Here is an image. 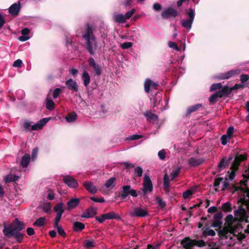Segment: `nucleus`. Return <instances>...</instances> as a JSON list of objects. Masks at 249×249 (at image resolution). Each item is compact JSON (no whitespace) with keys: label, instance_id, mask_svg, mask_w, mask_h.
Returning <instances> with one entry per match:
<instances>
[{"label":"nucleus","instance_id":"13","mask_svg":"<svg viewBox=\"0 0 249 249\" xmlns=\"http://www.w3.org/2000/svg\"><path fill=\"white\" fill-rule=\"evenodd\" d=\"M159 84L157 83L153 82L150 79H146L144 82V90L146 93H149L150 88L157 89Z\"/></svg>","mask_w":249,"mask_h":249},{"label":"nucleus","instance_id":"51","mask_svg":"<svg viewBox=\"0 0 249 249\" xmlns=\"http://www.w3.org/2000/svg\"><path fill=\"white\" fill-rule=\"evenodd\" d=\"M222 224L221 220H214L211 226L213 228H220Z\"/></svg>","mask_w":249,"mask_h":249},{"label":"nucleus","instance_id":"60","mask_svg":"<svg viewBox=\"0 0 249 249\" xmlns=\"http://www.w3.org/2000/svg\"><path fill=\"white\" fill-rule=\"evenodd\" d=\"M207 245L208 246L209 248L208 249H219V247H215L216 246V243L212 242L211 243H208Z\"/></svg>","mask_w":249,"mask_h":249},{"label":"nucleus","instance_id":"4","mask_svg":"<svg viewBox=\"0 0 249 249\" xmlns=\"http://www.w3.org/2000/svg\"><path fill=\"white\" fill-rule=\"evenodd\" d=\"M234 214L235 215V219H237L238 222H245L246 223L249 222L248 221V215L246 211L240 206L238 209L234 211ZM248 228L245 230V232L249 233V224L247 226Z\"/></svg>","mask_w":249,"mask_h":249},{"label":"nucleus","instance_id":"62","mask_svg":"<svg viewBox=\"0 0 249 249\" xmlns=\"http://www.w3.org/2000/svg\"><path fill=\"white\" fill-rule=\"evenodd\" d=\"M193 194V192L191 190H187L183 193V197L186 199L189 197Z\"/></svg>","mask_w":249,"mask_h":249},{"label":"nucleus","instance_id":"20","mask_svg":"<svg viewBox=\"0 0 249 249\" xmlns=\"http://www.w3.org/2000/svg\"><path fill=\"white\" fill-rule=\"evenodd\" d=\"M14 230L11 224L9 226H6V224H4V229L3 230V233L4 235L8 237H12Z\"/></svg>","mask_w":249,"mask_h":249},{"label":"nucleus","instance_id":"42","mask_svg":"<svg viewBox=\"0 0 249 249\" xmlns=\"http://www.w3.org/2000/svg\"><path fill=\"white\" fill-rule=\"evenodd\" d=\"M186 14L189 17V19L194 20L195 13V11L193 8H190L187 11H186Z\"/></svg>","mask_w":249,"mask_h":249},{"label":"nucleus","instance_id":"43","mask_svg":"<svg viewBox=\"0 0 249 249\" xmlns=\"http://www.w3.org/2000/svg\"><path fill=\"white\" fill-rule=\"evenodd\" d=\"M240 165V163L238 161V158L234 159V160L233 161L231 167V170H237L238 169L239 166Z\"/></svg>","mask_w":249,"mask_h":249},{"label":"nucleus","instance_id":"2","mask_svg":"<svg viewBox=\"0 0 249 249\" xmlns=\"http://www.w3.org/2000/svg\"><path fill=\"white\" fill-rule=\"evenodd\" d=\"M181 246L185 249H193L195 246L202 248L207 245V242L202 239H192L190 237H186L180 242Z\"/></svg>","mask_w":249,"mask_h":249},{"label":"nucleus","instance_id":"37","mask_svg":"<svg viewBox=\"0 0 249 249\" xmlns=\"http://www.w3.org/2000/svg\"><path fill=\"white\" fill-rule=\"evenodd\" d=\"M46 218L44 217H41L37 219L34 223L33 225L36 227H42L43 226L45 222Z\"/></svg>","mask_w":249,"mask_h":249},{"label":"nucleus","instance_id":"59","mask_svg":"<svg viewBox=\"0 0 249 249\" xmlns=\"http://www.w3.org/2000/svg\"><path fill=\"white\" fill-rule=\"evenodd\" d=\"M143 170L140 166H137L135 169V172L137 174L138 177H141L142 176Z\"/></svg>","mask_w":249,"mask_h":249},{"label":"nucleus","instance_id":"53","mask_svg":"<svg viewBox=\"0 0 249 249\" xmlns=\"http://www.w3.org/2000/svg\"><path fill=\"white\" fill-rule=\"evenodd\" d=\"M245 85L240 84H236L232 87L231 88V92L233 90H236L238 89H242L245 88Z\"/></svg>","mask_w":249,"mask_h":249},{"label":"nucleus","instance_id":"21","mask_svg":"<svg viewBox=\"0 0 249 249\" xmlns=\"http://www.w3.org/2000/svg\"><path fill=\"white\" fill-rule=\"evenodd\" d=\"M202 107V105L200 103L196 104L195 105L189 107L187 109L186 116H188L192 113L196 112V111L198 110Z\"/></svg>","mask_w":249,"mask_h":249},{"label":"nucleus","instance_id":"46","mask_svg":"<svg viewBox=\"0 0 249 249\" xmlns=\"http://www.w3.org/2000/svg\"><path fill=\"white\" fill-rule=\"evenodd\" d=\"M227 180L228 178H226L225 181L223 183V188L222 189V191H225L226 190L231 189V187L230 186V183Z\"/></svg>","mask_w":249,"mask_h":249},{"label":"nucleus","instance_id":"1","mask_svg":"<svg viewBox=\"0 0 249 249\" xmlns=\"http://www.w3.org/2000/svg\"><path fill=\"white\" fill-rule=\"evenodd\" d=\"M85 40V48L91 55H94L95 51L97 48V41L93 34V28L89 24L86 25L85 32L82 35Z\"/></svg>","mask_w":249,"mask_h":249},{"label":"nucleus","instance_id":"12","mask_svg":"<svg viewBox=\"0 0 249 249\" xmlns=\"http://www.w3.org/2000/svg\"><path fill=\"white\" fill-rule=\"evenodd\" d=\"M51 117L44 118L37 123L32 125V130H37L42 129L43 126L51 120Z\"/></svg>","mask_w":249,"mask_h":249},{"label":"nucleus","instance_id":"24","mask_svg":"<svg viewBox=\"0 0 249 249\" xmlns=\"http://www.w3.org/2000/svg\"><path fill=\"white\" fill-rule=\"evenodd\" d=\"M72 228L74 231L78 232L84 230L85 228V225L82 222L75 221L73 223Z\"/></svg>","mask_w":249,"mask_h":249},{"label":"nucleus","instance_id":"3","mask_svg":"<svg viewBox=\"0 0 249 249\" xmlns=\"http://www.w3.org/2000/svg\"><path fill=\"white\" fill-rule=\"evenodd\" d=\"M231 88L228 86H225L218 91H215L209 98V101L212 104H214L217 102L218 98L228 97L231 93Z\"/></svg>","mask_w":249,"mask_h":249},{"label":"nucleus","instance_id":"54","mask_svg":"<svg viewBox=\"0 0 249 249\" xmlns=\"http://www.w3.org/2000/svg\"><path fill=\"white\" fill-rule=\"evenodd\" d=\"M31 122L29 121H25L23 123V126L25 131H29L31 127Z\"/></svg>","mask_w":249,"mask_h":249},{"label":"nucleus","instance_id":"63","mask_svg":"<svg viewBox=\"0 0 249 249\" xmlns=\"http://www.w3.org/2000/svg\"><path fill=\"white\" fill-rule=\"evenodd\" d=\"M233 221V216L231 214H228L225 218V221L229 224H231Z\"/></svg>","mask_w":249,"mask_h":249},{"label":"nucleus","instance_id":"36","mask_svg":"<svg viewBox=\"0 0 249 249\" xmlns=\"http://www.w3.org/2000/svg\"><path fill=\"white\" fill-rule=\"evenodd\" d=\"M46 107L48 110H52L55 108V104L52 99L47 98Z\"/></svg>","mask_w":249,"mask_h":249},{"label":"nucleus","instance_id":"27","mask_svg":"<svg viewBox=\"0 0 249 249\" xmlns=\"http://www.w3.org/2000/svg\"><path fill=\"white\" fill-rule=\"evenodd\" d=\"M116 178L112 177L107 180L105 184V186L106 188L109 189H112L115 186V180Z\"/></svg>","mask_w":249,"mask_h":249},{"label":"nucleus","instance_id":"35","mask_svg":"<svg viewBox=\"0 0 249 249\" xmlns=\"http://www.w3.org/2000/svg\"><path fill=\"white\" fill-rule=\"evenodd\" d=\"M221 209L225 213L231 212L232 211L231 204L229 202H226L222 205Z\"/></svg>","mask_w":249,"mask_h":249},{"label":"nucleus","instance_id":"56","mask_svg":"<svg viewBox=\"0 0 249 249\" xmlns=\"http://www.w3.org/2000/svg\"><path fill=\"white\" fill-rule=\"evenodd\" d=\"M236 170H231V171L230 172V171H228V173L229 174V178L230 180H232L234 179L235 177V175H236V174H235V171Z\"/></svg>","mask_w":249,"mask_h":249},{"label":"nucleus","instance_id":"15","mask_svg":"<svg viewBox=\"0 0 249 249\" xmlns=\"http://www.w3.org/2000/svg\"><path fill=\"white\" fill-rule=\"evenodd\" d=\"M205 160L204 158L196 159L193 157L190 158L188 160V164L191 167H196L202 164Z\"/></svg>","mask_w":249,"mask_h":249},{"label":"nucleus","instance_id":"23","mask_svg":"<svg viewBox=\"0 0 249 249\" xmlns=\"http://www.w3.org/2000/svg\"><path fill=\"white\" fill-rule=\"evenodd\" d=\"M130 185H124L122 187V193L119 196L121 199H124L126 197L129 195Z\"/></svg>","mask_w":249,"mask_h":249},{"label":"nucleus","instance_id":"30","mask_svg":"<svg viewBox=\"0 0 249 249\" xmlns=\"http://www.w3.org/2000/svg\"><path fill=\"white\" fill-rule=\"evenodd\" d=\"M144 115L147 118V120L148 121H155L158 120V116L157 114L153 113L150 111L144 113Z\"/></svg>","mask_w":249,"mask_h":249},{"label":"nucleus","instance_id":"47","mask_svg":"<svg viewBox=\"0 0 249 249\" xmlns=\"http://www.w3.org/2000/svg\"><path fill=\"white\" fill-rule=\"evenodd\" d=\"M240 80L242 83H244L249 80V75L247 74H241L240 76Z\"/></svg>","mask_w":249,"mask_h":249},{"label":"nucleus","instance_id":"31","mask_svg":"<svg viewBox=\"0 0 249 249\" xmlns=\"http://www.w3.org/2000/svg\"><path fill=\"white\" fill-rule=\"evenodd\" d=\"M20 231H14L12 236V237H14L18 243L22 242L24 235L23 234L19 232Z\"/></svg>","mask_w":249,"mask_h":249},{"label":"nucleus","instance_id":"18","mask_svg":"<svg viewBox=\"0 0 249 249\" xmlns=\"http://www.w3.org/2000/svg\"><path fill=\"white\" fill-rule=\"evenodd\" d=\"M80 203V199L78 198H71L67 202V210L70 211L76 207Z\"/></svg>","mask_w":249,"mask_h":249},{"label":"nucleus","instance_id":"9","mask_svg":"<svg viewBox=\"0 0 249 249\" xmlns=\"http://www.w3.org/2000/svg\"><path fill=\"white\" fill-rule=\"evenodd\" d=\"M130 215L131 216L144 217L149 215V214L146 209L139 207H135L133 208V212L130 213Z\"/></svg>","mask_w":249,"mask_h":249},{"label":"nucleus","instance_id":"5","mask_svg":"<svg viewBox=\"0 0 249 249\" xmlns=\"http://www.w3.org/2000/svg\"><path fill=\"white\" fill-rule=\"evenodd\" d=\"M241 71V70L238 69L232 70L225 72L218 73L214 77L218 80H226L235 75L239 74Z\"/></svg>","mask_w":249,"mask_h":249},{"label":"nucleus","instance_id":"7","mask_svg":"<svg viewBox=\"0 0 249 249\" xmlns=\"http://www.w3.org/2000/svg\"><path fill=\"white\" fill-rule=\"evenodd\" d=\"M153 190V184L151 180L147 175H145L143 178L142 193L145 196Z\"/></svg>","mask_w":249,"mask_h":249},{"label":"nucleus","instance_id":"22","mask_svg":"<svg viewBox=\"0 0 249 249\" xmlns=\"http://www.w3.org/2000/svg\"><path fill=\"white\" fill-rule=\"evenodd\" d=\"M31 160V157L29 154H25L21 159L20 165L23 168L26 167Z\"/></svg>","mask_w":249,"mask_h":249},{"label":"nucleus","instance_id":"61","mask_svg":"<svg viewBox=\"0 0 249 249\" xmlns=\"http://www.w3.org/2000/svg\"><path fill=\"white\" fill-rule=\"evenodd\" d=\"M228 139H229V136L225 134L222 136L221 137V144L223 145H226L228 142Z\"/></svg>","mask_w":249,"mask_h":249},{"label":"nucleus","instance_id":"29","mask_svg":"<svg viewBox=\"0 0 249 249\" xmlns=\"http://www.w3.org/2000/svg\"><path fill=\"white\" fill-rule=\"evenodd\" d=\"M82 78L83 80L84 86L87 87L90 83V78L89 74L87 71H84L82 74Z\"/></svg>","mask_w":249,"mask_h":249},{"label":"nucleus","instance_id":"6","mask_svg":"<svg viewBox=\"0 0 249 249\" xmlns=\"http://www.w3.org/2000/svg\"><path fill=\"white\" fill-rule=\"evenodd\" d=\"M96 220L98 221L100 223H102L106 219H118L121 220L120 216L114 212H110L109 213L102 214L100 216H96L95 217Z\"/></svg>","mask_w":249,"mask_h":249},{"label":"nucleus","instance_id":"33","mask_svg":"<svg viewBox=\"0 0 249 249\" xmlns=\"http://www.w3.org/2000/svg\"><path fill=\"white\" fill-rule=\"evenodd\" d=\"M114 18L115 21L119 23H124L126 21V18L122 14H117L115 15Z\"/></svg>","mask_w":249,"mask_h":249},{"label":"nucleus","instance_id":"14","mask_svg":"<svg viewBox=\"0 0 249 249\" xmlns=\"http://www.w3.org/2000/svg\"><path fill=\"white\" fill-rule=\"evenodd\" d=\"M68 89L73 92H77L78 91V86L76 81L72 79H69L65 82Z\"/></svg>","mask_w":249,"mask_h":249},{"label":"nucleus","instance_id":"52","mask_svg":"<svg viewBox=\"0 0 249 249\" xmlns=\"http://www.w3.org/2000/svg\"><path fill=\"white\" fill-rule=\"evenodd\" d=\"M235 158H238V161L240 163L242 161H244L247 160V157L246 155L241 154L237 155L235 157Z\"/></svg>","mask_w":249,"mask_h":249},{"label":"nucleus","instance_id":"26","mask_svg":"<svg viewBox=\"0 0 249 249\" xmlns=\"http://www.w3.org/2000/svg\"><path fill=\"white\" fill-rule=\"evenodd\" d=\"M193 21L194 20H192L191 19H188L187 20L181 19L180 22L182 27L187 30H190L192 27V25Z\"/></svg>","mask_w":249,"mask_h":249},{"label":"nucleus","instance_id":"32","mask_svg":"<svg viewBox=\"0 0 249 249\" xmlns=\"http://www.w3.org/2000/svg\"><path fill=\"white\" fill-rule=\"evenodd\" d=\"M41 209L47 213H50L51 212V206L50 202H44L40 206Z\"/></svg>","mask_w":249,"mask_h":249},{"label":"nucleus","instance_id":"49","mask_svg":"<svg viewBox=\"0 0 249 249\" xmlns=\"http://www.w3.org/2000/svg\"><path fill=\"white\" fill-rule=\"evenodd\" d=\"M16 177L12 175H8L5 178V183H9L16 180Z\"/></svg>","mask_w":249,"mask_h":249},{"label":"nucleus","instance_id":"64","mask_svg":"<svg viewBox=\"0 0 249 249\" xmlns=\"http://www.w3.org/2000/svg\"><path fill=\"white\" fill-rule=\"evenodd\" d=\"M223 216V215L222 213L221 212H219L214 215L213 219L214 220H221Z\"/></svg>","mask_w":249,"mask_h":249},{"label":"nucleus","instance_id":"57","mask_svg":"<svg viewBox=\"0 0 249 249\" xmlns=\"http://www.w3.org/2000/svg\"><path fill=\"white\" fill-rule=\"evenodd\" d=\"M122 48L124 49H128L132 46V43L130 42H125L121 45Z\"/></svg>","mask_w":249,"mask_h":249},{"label":"nucleus","instance_id":"55","mask_svg":"<svg viewBox=\"0 0 249 249\" xmlns=\"http://www.w3.org/2000/svg\"><path fill=\"white\" fill-rule=\"evenodd\" d=\"M168 46L170 48H172L176 51H179V48L178 46V45L176 43L172 42V41H169L168 42Z\"/></svg>","mask_w":249,"mask_h":249},{"label":"nucleus","instance_id":"50","mask_svg":"<svg viewBox=\"0 0 249 249\" xmlns=\"http://www.w3.org/2000/svg\"><path fill=\"white\" fill-rule=\"evenodd\" d=\"M234 128L233 126H230L228 128L226 135L229 136V140L231 139L233 134Z\"/></svg>","mask_w":249,"mask_h":249},{"label":"nucleus","instance_id":"58","mask_svg":"<svg viewBox=\"0 0 249 249\" xmlns=\"http://www.w3.org/2000/svg\"><path fill=\"white\" fill-rule=\"evenodd\" d=\"M135 11H136L135 9H132L130 11H128L124 15L126 19L130 18L132 17V16L134 14Z\"/></svg>","mask_w":249,"mask_h":249},{"label":"nucleus","instance_id":"25","mask_svg":"<svg viewBox=\"0 0 249 249\" xmlns=\"http://www.w3.org/2000/svg\"><path fill=\"white\" fill-rule=\"evenodd\" d=\"M202 235L203 237H207L208 236H214L215 235V231L209 228H203Z\"/></svg>","mask_w":249,"mask_h":249},{"label":"nucleus","instance_id":"8","mask_svg":"<svg viewBox=\"0 0 249 249\" xmlns=\"http://www.w3.org/2000/svg\"><path fill=\"white\" fill-rule=\"evenodd\" d=\"M178 16V11L171 7L165 9L161 13V16L163 19H168L170 18H175Z\"/></svg>","mask_w":249,"mask_h":249},{"label":"nucleus","instance_id":"41","mask_svg":"<svg viewBox=\"0 0 249 249\" xmlns=\"http://www.w3.org/2000/svg\"><path fill=\"white\" fill-rule=\"evenodd\" d=\"M222 88V85L221 83H214L211 85L210 87V91H214L217 89H220Z\"/></svg>","mask_w":249,"mask_h":249},{"label":"nucleus","instance_id":"10","mask_svg":"<svg viewBox=\"0 0 249 249\" xmlns=\"http://www.w3.org/2000/svg\"><path fill=\"white\" fill-rule=\"evenodd\" d=\"M63 181L69 187L76 188L78 186L77 181L71 176H65L63 178Z\"/></svg>","mask_w":249,"mask_h":249},{"label":"nucleus","instance_id":"16","mask_svg":"<svg viewBox=\"0 0 249 249\" xmlns=\"http://www.w3.org/2000/svg\"><path fill=\"white\" fill-rule=\"evenodd\" d=\"M20 9V4L19 2L18 3H14L9 8V13L13 16H17L18 15Z\"/></svg>","mask_w":249,"mask_h":249},{"label":"nucleus","instance_id":"38","mask_svg":"<svg viewBox=\"0 0 249 249\" xmlns=\"http://www.w3.org/2000/svg\"><path fill=\"white\" fill-rule=\"evenodd\" d=\"M84 246L87 249H90L94 248L95 245L93 241L86 240L84 242Z\"/></svg>","mask_w":249,"mask_h":249},{"label":"nucleus","instance_id":"19","mask_svg":"<svg viewBox=\"0 0 249 249\" xmlns=\"http://www.w3.org/2000/svg\"><path fill=\"white\" fill-rule=\"evenodd\" d=\"M11 224L14 231H21L25 227L24 223L18 218H16Z\"/></svg>","mask_w":249,"mask_h":249},{"label":"nucleus","instance_id":"28","mask_svg":"<svg viewBox=\"0 0 249 249\" xmlns=\"http://www.w3.org/2000/svg\"><path fill=\"white\" fill-rule=\"evenodd\" d=\"M54 211L57 213L56 214L62 215L64 212V209H63V203L60 202L57 203L54 207Z\"/></svg>","mask_w":249,"mask_h":249},{"label":"nucleus","instance_id":"17","mask_svg":"<svg viewBox=\"0 0 249 249\" xmlns=\"http://www.w3.org/2000/svg\"><path fill=\"white\" fill-rule=\"evenodd\" d=\"M83 185L89 193L92 194H95L97 193V187L94 186L91 182L85 181L83 183Z\"/></svg>","mask_w":249,"mask_h":249},{"label":"nucleus","instance_id":"34","mask_svg":"<svg viewBox=\"0 0 249 249\" xmlns=\"http://www.w3.org/2000/svg\"><path fill=\"white\" fill-rule=\"evenodd\" d=\"M156 203L158 205V208L160 209H163L166 206V202L164 201L160 197L157 196L156 197Z\"/></svg>","mask_w":249,"mask_h":249},{"label":"nucleus","instance_id":"40","mask_svg":"<svg viewBox=\"0 0 249 249\" xmlns=\"http://www.w3.org/2000/svg\"><path fill=\"white\" fill-rule=\"evenodd\" d=\"M76 117L77 115L75 113H69L66 117V119L68 122H73L76 120Z\"/></svg>","mask_w":249,"mask_h":249},{"label":"nucleus","instance_id":"45","mask_svg":"<svg viewBox=\"0 0 249 249\" xmlns=\"http://www.w3.org/2000/svg\"><path fill=\"white\" fill-rule=\"evenodd\" d=\"M55 228L57 229V232L60 235L62 236L63 237L66 236V233L61 226L55 227Z\"/></svg>","mask_w":249,"mask_h":249},{"label":"nucleus","instance_id":"48","mask_svg":"<svg viewBox=\"0 0 249 249\" xmlns=\"http://www.w3.org/2000/svg\"><path fill=\"white\" fill-rule=\"evenodd\" d=\"M228 230L226 227H224L222 229L218 230V233L220 236L224 237L228 234Z\"/></svg>","mask_w":249,"mask_h":249},{"label":"nucleus","instance_id":"11","mask_svg":"<svg viewBox=\"0 0 249 249\" xmlns=\"http://www.w3.org/2000/svg\"><path fill=\"white\" fill-rule=\"evenodd\" d=\"M89 65L92 67L95 72V74L99 76L102 73V69L101 66L96 63L93 57H90L88 60Z\"/></svg>","mask_w":249,"mask_h":249},{"label":"nucleus","instance_id":"39","mask_svg":"<svg viewBox=\"0 0 249 249\" xmlns=\"http://www.w3.org/2000/svg\"><path fill=\"white\" fill-rule=\"evenodd\" d=\"M229 164L228 161L227 160L226 158H222L220 161L219 162L218 165V167L219 168H225Z\"/></svg>","mask_w":249,"mask_h":249},{"label":"nucleus","instance_id":"44","mask_svg":"<svg viewBox=\"0 0 249 249\" xmlns=\"http://www.w3.org/2000/svg\"><path fill=\"white\" fill-rule=\"evenodd\" d=\"M169 178L168 175L165 174L163 178V188H169Z\"/></svg>","mask_w":249,"mask_h":249}]
</instances>
